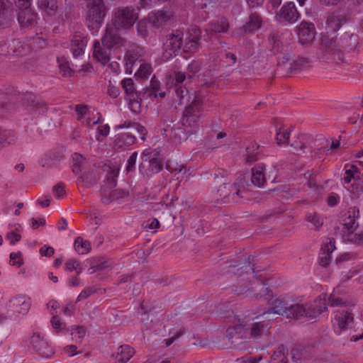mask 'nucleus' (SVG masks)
Here are the masks:
<instances>
[{"mask_svg": "<svg viewBox=\"0 0 363 363\" xmlns=\"http://www.w3.org/2000/svg\"><path fill=\"white\" fill-rule=\"evenodd\" d=\"M205 106V99L196 94L191 104L184 110L182 122L188 133L193 134L199 130Z\"/></svg>", "mask_w": 363, "mask_h": 363, "instance_id": "1", "label": "nucleus"}, {"mask_svg": "<svg viewBox=\"0 0 363 363\" xmlns=\"http://www.w3.org/2000/svg\"><path fill=\"white\" fill-rule=\"evenodd\" d=\"M265 177L263 172V167L258 164L252 169L250 183H249V176L246 174L240 175L234 183V189L236 195L244 197L243 193L251 190L252 186L258 187L262 186L265 182Z\"/></svg>", "mask_w": 363, "mask_h": 363, "instance_id": "2", "label": "nucleus"}, {"mask_svg": "<svg viewBox=\"0 0 363 363\" xmlns=\"http://www.w3.org/2000/svg\"><path fill=\"white\" fill-rule=\"evenodd\" d=\"M357 40V36L352 34L345 33L344 37L340 38V42H338L337 38L330 37L328 35H323L321 38V49H325V52L332 55V59L336 62L343 61V55L340 52V47H350L351 45L347 43V40Z\"/></svg>", "mask_w": 363, "mask_h": 363, "instance_id": "3", "label": "nucleus"}, {"mask_svg": "<svg viewBox=\"0 0 363 363\" xmlns=\"http://www.w3.org/2000/svg\"><path fill=\"white\" fill-rule=\"evenodd\" d=\"M86 25L91 30H97L103 24L106 15L104 0H87Z\"/></svg>", "mask_w": 363, "mask_h": 363, "instance_id": "4", "label": "nucleus"}, {"mask_svg": "<svg viewBox=\"0 0 363 363\" xmlns=\"http://www.w3.org/2000/svg\"><path fill=\"white\" fill-rule=\"evenodd\" d=\"M138 13L133 6H120L113 11L112 23L116 29L127 30L133 26Z\"/></svg>", "mask_w": 363, "mask_h": 363, "instance_id": "5", "label": "nucleus"}, {"mask_svg": "<svg viewBox=\"0 0 363 363\" xmlns=\"http://www.w3.org/2000/svg\"><path fill=\"white\" fill-rule=\"evenodd\" d=\"M186 78V74L182 72H176L173 76L167 77V85L168 86V92H172L175 94L179 104H182L183 101L189 99L188 96L189 90L183 85V82Z\"/></svg>", "mask_w": 363, "mask_h": 363, "instance_id": "6", "label": "nucleus"}, {"mask_svg": "<svg viewBox=\"0 0 363 363\" xmlns=\"http://www.w3.org/2000/svg\"><path fill=\"white\" fill-rule=\"evenodd\" d=\"M326 294L323 295V306L318 305L317 302L320 303L322 298L315 300V304H294L293 313H294V319H301L302 318H307L310 320L317 318L320 313L327 310V306L325 303Z\"/></svg>", "mask_w": 363, "mask_h": 363, "instance_id": "7", "label": "nucleus"}, {"mask_svg": "<svg viewBox=\"0 0 363 363\" xmlns=\"http://www.w3.org/2000/svg\"><path fill=\"white\" fill-rule=\"evenodd\" d=\"M28 347L33 352L44 358H51L54 354L52 348L38 332H33L28 340Z\"/></svg>", "mask_w": 363, "mask_h": 363, "instance_id": "8", "label": "nucleus"}, {"mask_svg": "<svg viewBox=\"0 0 363 363\" xmlns=\"http://www.w3.org/2000/svg\"><path fill=\"white\" fill-rule=\"evenodd\" d=\"M142 162L139 164V171L143 174L152 175L162 169V164L152 152L146 150L141 155Z\"/></svg>", "mask_w": 363, "mask_h": 363, "instance_id": "9", "label": "nucleus"}, {"mask_svg": "<svg viewBox=\"0 0 363 363\" xmlns=\"http://www.w3.org/2000/svg\"><path fill=\"white\" fill-rule=\"evenodd\" d=\"M31 306V301L26 295H17L11 298L6 304L7 313L9 317L26 314Z\"/></svg>", "mask_w": 363, "mask_h": 363, "instance_id": "10", "label": "nucleus"}, {"mask_svg": "<svg viewBox=\"0 0 363 363\" xmlns=\"http://www.w3.org/2000/svg\"><path fill=\"white\" fill-rule=\"evenodd\" d=\"M121 84L126 96L125 99L129 101L130 109L134 112H137L140 107L142 101L141 91L136 90L133 80L131 78L123 79Z\"/></svg>", "mask_w": 363, "mask_h": 363, "instance_id": "11", "label": "nucleus"}, {"mask_svg": "<svg viewBox=\"0 0 363 363\" xmlns=\"http://www.w3.org/2000/svg\"><path fill=\"white\" fill-rule=\"evenodd\" d=\"M300 16L294 3L288 2L276 13L275 20L278 23L286 26L296 23Z\"/></svg>", "mask_w": 363, "mask_h": 363, "instance_id": "12", "label": "nucleus"}, {"mask_svg": "<svg viewBox=\"0 0 363 363\" xmlns=\"http://www.w3.org/2000/svg\"><path fill=\"white\" fill-rule=\"evenodd\" d=\"M274 130L275 137L274 141L277 147L286 148L290 143L291 129L278 118H274Z\"/></svg>", "mask_w": 363, "mask_h": 363, "instance_id": "13", "label": "nucleus"}, {"mask_svg": "<svg viewBox=\"0 0 363 363\" xmlns=\"http://www.w3.org/2000/svg\"><path fill=\"white\" fill-rule=\"evenodd\" d=\"M247 331L242 325L230 327L226 330V337L228 341L237 349L243 350L245 348L243 344L247 342Z\"/></svg>", "mask_w": 363, "mask_h": 363, "instance_id": "14", "label": "nucleus"}, {"mask_svg": "<svg viewBox=\"0 0 363 363\" xmlns=\"http://www.w3.org/2000/svg\"><path fill=\"white\" fill-rule=\"evenodd\" d=\"M35 44H38V48H42L45 46L46 43L41 37L37 35L33 38L30 44L25 43L19 39L13 40L10 47L16 55H26L30 52L32 46L35 47Z\"/></svg>", "mask_w": 363, "mask_h": 363, "instance_id": "15", "label": "nucleus"}, {"mask_svg": "<svg viewBox=\"0 0 363 363\" xmlns=\"http://www.w3.org/2000/svg\"><path fill=\"white\" fill-rule=\"evenodd\" d=\"M23 103L27 110L34 116L45 113L47 111V104L33 93L25 94Z\"/></svg>", "mask_w": 363, "mask_h": 363, "instance_id": "16", "label": "nucleus"}, {"mask_svg": "<svg viewBox=\"0 0 363 363\" xmlns=\"http://www.w3.org/2000/svg\"><path fill=\"white\" fill-rule=\"evenodd\" d=\"M183 45V33L179 30L173 31L166 36L163 43L164 52L169 56L176 55Z\"/></svg>", "mask_w": 363, "mask_h": 363, "instance_id": "17", "label": "nucleus"}, {"mask_svg": "<svg viewBox=\"0 0 363 363\" xmlns=\"http://www.w3.org/2000/svg\"><path fill=\"white\" fill-rule=\"evenodd\" d=\"M298 42L303 45H310L315 39V29L312 23L302 21L296 27Z\"/></svg>", "mask_w": 363, "mask_h": 363, "instance_id": "18", "label": "nucleus"}, {"mask_svg": "<svg viewBox=\"0 0 363 363\" xmlns=\"http://www.w3.org/2000/svg\"><path fill=\"white\" fill-rule=\"evenodd\" d=\"M200 29L196 27L189 29L183 45L184 52L189 54L197 52L200 47Z\"/></svg>", "mask_w": 363, "mask_h": 363, "instance_id": "19", "label": "nucleus"}, {"mask_svg": "<svg viewBox=\"0 0 363 363\" xmlns=\"http://www.w3.org/2000/svg\"><path fill=\"white\" fill-rule=\"evenodd\" d=\"M359 216L358 208L350 207L347 211L342 216V234L352 230H357L359 224L356 222V218Z\"/></svg>", "mask_w": 363, "mask_h": 363, "instance_id": "20", "label": "nucleus"}, {"mask_svg": "<svg viewBox=\"0 0 363 363\" xmlns=\"http://www.w3.org/2000/svg\"><path fill=\"white\" fill-rule=\"evenodd\" d=\"M118 30L114 26L111 27L108 26L106 29V33L101 39V44L103 46L113 48V47H119L123 45V38L118 35Z\"/></svg>", "mask_w": 363, "mask_h": 363, "instance_id": "21", "label": "nucleus"}, {"mask_svg": "<svg viewBox=\"0 0 363 363\" xmlns=\"http://www.w3.org/2000/svg\"><path fill=\"white\" fill-rule=\"evenodd\" d=\"M38 15L30 8L19 10L18 21L24 29H32L37 24Z\"/></svg>", "mask_w": 363, "mask_h": 363, "instance_id": "22", "label": "nucleus"}, {"mask_svg": "<svg viewBox=\"0 0 363 363\" xmlns=\"http://www.w3.org/2000/svg\"><path fill=\"white\" fill-rule=\"evenodd\" d=\"M262 21V18L257 13H252L246 23L236 30L235 35L240 36L253 33L261 27Z\"/></svg>", "mask_w": 363, "mask_h": 363, "instance_id": "23", "label": "nucleus"}, {"mask_svg": "<svg viewBox=\"0 0 363 363\" xmlns=\"http://www.w3.org/2000/svg\"><path fill=\"white\" fill-rule=\"evenodd\" d=\"M136 143V137L130 133H121L115 136L113 147L116 150H125Z\"/></svg>", "mask_w": 363, "mask_h": 363, "instance_id": "24", "label": "nucleus"}, {"mask_svg": "<svg viewBox=\"0 0 363 363\" xmlns=\"http://www.w3.org/2000/svg\"><path fill=\"white\" fill-rule=\"evenodd\" d=\"M229 28V23L226 18L222 16L211 21L206 28L208 33L213 35L214 33H226Z\"/></svg>", "mask_w": 363, "mask_h": 363, "instance_id": "25", "label": "nucleus"}, {"mask_svg": "<svg viewBox=\"0 0 363 363\" xmlns=\"http://www.w3.org/2000/svg\"><path fill=\"white\" fill-rule=\"evenodd\" d=\"M286 54L282 52H275L274 51V57H275L276 63V72L280 75L288 74V67L290 63H289L291 56V51L286 52Z\"/></svg>", "mask_w": 363, "mask_h": 363, "instance_id": "26", "label": "nucleus"}, {"mask_svg": "<svg viewBox=\"0 0 363 363\" xmlns=\"http://www.w3.org/2000/svg\"><path fill=\"white\" fill-rule=\"evenodd\" d=\"M293 308L294 304L289 306L284 299L276 298L274 300V314L287 318H294Z\"/></svg>", "mask_w": 363, "mask_h": 363, "instance_id": "27", "label": "nucleus"}, {"mask_svg": "<svg viewBox=\"0 0 363 363\" xmlns=\"http://www.w3.org/2000/svg\"><path fill=\"white\" fill-rule=\"evenodd\" d=\"M111 49L106 46L101 45L99 41H95L94 44L93 56L103 65H106L110 60Z\"/></svg>", "mask_w": 363, "mask_h": 363, "instance_id": "28", "label": "nucleus"}, {"mask_svg": "<svg viewBox=\"0 0 363 363\" xmlns=\"http://www.w3.org/2000/svg\"><path fill=\"white\" fill-rule=\"evenodd\" d=\"M87 40L82 35L76 33L71 41V52L74 57H78L84 54Z\"/></svg>", "mask_w": 363, "mask_h": 363, "instance_id": "29", "label": "nucleus"}, {"mask_svg": "<svg viewBox=\"0 0 363 363\" xmlns=\"http://www.w3.org/2000/svg\"><path fill=\"white\" fill-rule=\"evenodd\" d=\"M272 327L270 320L259 321L252 324L250 328V336L252 338H257L268 335Z\"/></svg>", "mask_w": 363, "mask_h": 363, "instance_id": "30", "label": "nucleus"}, {"mask_svg": "<svg viewBox=\"0 0 363 363\" xmlns=\"http://www.w3.org/2000/svg\"><path fill=\"white\" fill-rule=\"evenodd\" d=\"M172 16L171 11L161 10L149 13L148 21L155 27L159 28L166 23Z\"/></svg>", "mask_w": 363, "mask_h": 363, "instance_id": "31", "label": "nucleus"}, {"mask_svg": "<svg viewBox=\"0 0 363 363\" xmlns=\"http://www.w3.org/2000/svg\"><path fill=\"white\" fill-rule=\"evenodd\" d=\"M345 21L344 12L341 10H336L328 16L326 23L329 28L333 31H336Z\"/></svg>", "mask_w": 363, "mask_h": 363, "instance_id": "32", "label": "nucleus"}, {"mask_svg": "<svg viewBox=\"0 0 363 363\" xmlns=\"http://www.w3.org/2000/svg\"><path fill=\"white\" fill-rule=\"evenodd\" d=\"M335 241L334 238H330L329 242L325 244L322 248V252L319 257V264L323 267H327L331 259L330 254L335 249Z\"/></svg>", "mask_w": 363, "mask_h": 363, "instance_id": "33", "label": "nucleus"}, {"mask_svg": "<svg viewBox=\"0 0 363 363\" xmlns=\"http://www.w3.org/2000/svg\"><path fill=\"white\" fill-rule=\"evenodd\" d=\"M335 320L340 330H345L350 327L354 322V317L352 313L347 311H338L335 315Z\"/></svg>", "mask_w": 363, "mask_h": 363, "instance_id": "34", "label": "nucleus"}, {"mask_svg": "<svg viewBox=\"0 0 363 363\" xmlns=\"http://www.w3.org/2000/svg\"><path fill=\"white\" fill-rule=\"evenodd\" d=\"M257 279L260 281L259 286H262L257 296L260 298L264 297L265 299L270 301L272 298L271 279H265L262 274L259 275Z\"/></svg>", "mask_w": 363, "mask_h": 363, "instance_id": "35", "label": "nucleus"}, {"mask_svg": "<svg viewBox=\"0 0 363 363\" xmlns=\"http://www.w3.org/2000/svg\"><path fill=\"white\" fill-rule=\"evenodd\" d=\"M134 354L135 350L132 347L128 345H123L118 348L116 358L121 363H125Z\"/></svg>", "mask_w": 363, "mask_h": 363, "instance_id": "36", "label": "nucleus"}, {"mask_svg": "<svg viewBox=\"0 0 363 363\" xmlns=\"http://www.w3.org/2000/svg\"><path fill=\"white\" fill-rule=\"evenodd\" d=\"M38 7L48 16H54L57 10V0H39Z\"/></svg>", "mask_w": 363, "mask_h": 363, "instance_id": "37", "label": "nucleus"}, {"mask_svg": "<svg viewBox=\"0 0 363 363\" xmlns=\"http://www.w3.org/2000/svg\"><path fill=\"white\" fill-rule=\"evenodd\" d=\"M274 51L275 52H282L284 53L285 52L291 51V48L289 46V43L286 39H285L283 36V34L276 36L274 35ZM286 52H285V55Z\"/></svg>", "mask_w": 363, "mask_h": 363, "instance_id": "38", "label": "nucleus"}, {"mask_svg": "<svg viewBox=\"0 0 363 363\" xmlns=\"http://www.w3.org/2000/svg\"><path fill=\"white\" fill-rule=\"evenodd\" d=\"M258 149L259 145L256 143H252L246 147L245 154L243 155L246 164H250L258 160Z\"/></svg>", "mask_w": 363, "mask_h": 363, "instance_id": "39", "label": "nucleus"}, {"mask_svg": "<svg viewBox=\"0 0 363 363\" xmlns=\"http://www.w3.org/2000/svg\"><path fill=\"white\" fill-rule=\"evenodd\" d=\"M72 172L78 175L82 172L86 164V159L82 155L75 152L72 156Z\"/></svg>", "mask_w": 363, "mask_h": 363, "instance_id": "40", "label": "nucleus"}, {"mask_svg": "<svg viewBox=\"0 0 363 363\" xmlns=\"http://www.w3.org/2000/svg\"><path fill=\"white\" fill-rule=\"evenodd\" d=\"M9 229L10 231L6 234V238L9 240L11 245H14L21 238L20 233L22 230V228L20 224L16 223L9 225Z\"/></svg>", "mask_w": 363, "mask_h": 363, "instance_id": "41", "label": "nucleus"}, {"mask_svg": "<svg viewBox=\"0 0 363 363\" xmlns=\"http://www.w3.org/2000/svg\"><path fill=\"white\" fill-rule=\"evenodd\" d=\"M342 238L345 241H348L355 245L363 243V230H352L349 233H344Z\"/></svg>", "mask_w": 363, "mask_h": 363, "instance_id": "42", "label": "nucleus"}, {"mask_svg": "<svg viewBox=\"0 0 363 363\" xmlns=\"http://www.w3.org/2000/svg\"><path fill=\"white\" fill-rule=\"evenodd\" d=\"M345 174L343 177L344 182L349 184L352 179H359V169L354 164H346L345 165Z\"/></svg>", "mask_w": 363, "mask_h": 363, "instance_id": "43", "label": "nucleus"}, {"mask_svg": "<svg viewBox=\"0 0 363 363\" xmlns=\"http://www.w3.org/2000/svg\"><path fill=\"white\" fill-rule=\"evenodd\" d=\"M309 63L310 60L308 58L299 57L293 61L292 63H290L289 67H288V74L300 72Z\"/></svg>", "mask_w": 363, "mask_h": 363, "instance_id": "44", "label": "nucleus"}, {"mask_svg": "<svg viewBox=\"0 0 363 363\" xmlns=\"http://www.w3.org/2000/svg\"><path fill=\"white\" fill-rule=\"evenodd\" d=\"M74 249L79 255H85L90 252L91 242L84 240L82 237H77L74 240Z\"/></svg>", "mask_w": 363, "mask_h": 363, "instance_id": "45", "label": "nucleus"}, {"mask_svg": "<svg viewBox=\"0 0 363 363\" xmlns=\"http://www.w3.org/2000/svg\"><path fill=\"white\" fill-rule=\"evenodd\" d=\"M289 350L284 345H280L274 351V363H288Z\"/></svg>", "mask_w": 363, "mask_h": 363, "instance_id": "46", "label": "nucleus"}, {"mask_svg": "<svg viewBox=\"0 0 363 363\" xmlns=\"http://www.w3.org/2000/svg\"><path fill=\"white\" fill-rule=\"evenodd\" d=\"M131 125L135 129L136 132L139 134L140 139L143 141H145L146 139L145 136L147 134V130L143 125H142L141 124H140L138 123H130V122L125 121L123 124L118 125L116 128H129Z\"/></svg>", "mask_w": 363, "mask_h": 363, "instance_id": "47", "label": "nucleus"}, {"mask_svg": "<svg viewBox=\"0 0 363 363\" xmlns=\"http://www.w3.org/2000/svg\"><path fill=\"white\" fill-rule=\"evenodd\" d=\"M15 135L10 130H0V148L14 142Z\"/></svg>", "mask_w": 363, "mask_h": 363, "instance_id": "48", "label": "nucleus"}, {"mask_svg": "<svg viewBox=\"0 0 363 363\" xmlns=\"http://www.w3.org/2000/svg\"><path fill=\"white\" fill-rule=\"evenodd\" d=\"M128 191L115 189L110 192L109 196H106L103 195L101 197V201L104 203H107L109 202H112L114 200L123 198L128 195Z\"/></svg>", "mask_w": 363, "mask_h": 363, "instance_id": "49", "label": "nucleus"}, {"mask_svg": "<svg viewBox=\"0 0 363 363\" xmlns=\"http://www.w3.org/2000/svg\"><path fill=\"white\" fill-rule=\"evenodd\" d=\"M306 220L313 224L315 230H318L323 224V218L317 213H308Z\"/></svg>", "mask_w": 363, "mask_h": 363, "instance_id": "50", "label": "nucleus"}, {"mask_svg": "<svg viewBox=\"0 0 363 363\" xmlns=\"http://www.w3.org/2000/svg\"><path fill=\"white\" fill-rule=\"evenodd\" d=\"M10 98L6 94H0V117H5L11 107Z\"/></svg>", "mask_w": 363, "mask_h": 363, "instance_id": "51", "label": "nucleus"}, {"mask_svg": "<svg viewBox=\"0 0 363 363\" xmlns=\"http://www.w3.org/2000/svg\"><path fill=\"white\" fill-rule=\"evenodd\" d=\"M139 66L135 75H138L140 78H147L152 73V66L149 63L141 62L138 65Z\"/></svg>", "mask_w": 363, "mask_h": 363, "instance_id": "52", "label": "nucleus"}, {"mask_svg": "<svg viewBox=\"0 0 363 363\" xmlns=\"http://www.w3.org/2000/svg\"><path fill=\"white\" fill-rule=\"evenodd\" d=\"M305 347L302 345H298L294 347L291 350V357L296 363H298V361L301 360L305 354Z\"/></svg>", "mask_w": 363, "mask_h": 363, "instance_id": "53", "label": "nucleus"}, {"mask_svg": "<svg viewBox=\"0 0 363 363\" xmlns=\"http://www.w3.org/2000/svg\"><path fill=\"white\" fill-rule=\"evenodd\" d=\"M72 339H75L76 342H81L86 334V329L83 326H76L72 332Z\"/></svg>", "mask_w": 363, "mask_h": 363, "instance_id": "54", "label": "nucleus"}, {"mask_svg": "<svg viewBox=\"0 0 363 363\" xmlns=\"http://www.w3.org/2000/svg\"><path fill=\"white\" fill-rule=\"evenodd\" d=\"M109 130L110 127L108 124L99 125L96 135V140L99 141L103 140V139L108 135Z\"/></svg>", "mask_w": 363, "mask_h": 363, "instance_id": "55", "label": "nucleus"}, {"mask_svg": "<svg viewBox=\"0 0 363 363\" xmlns=\"http://www.w3.org/2000/svg\"><path fill=\"white\" fill-rule=\"evenodd\" d=\"M125 60L127 69H128L129 68L131 69L133 67H138V65L140 62V60H138L136 56L131 53H128L125 56Z\"/></svg>", "mask_w": 363, "mask_h": 363, "instance_id": "56", "label": "nucleus"}, {"mask_svg": "<svg viewBox=\"0 0 363 363\" xmlns=\"http://www.w3.org/2000/svg\"><path fill=\"white\" fill-rule=\"evenodd\" d=\"M303 137L301 134L298 135L297 137L298 140H294L291 143H289L290 146L297 152H303L305 148L306 147V144L301 139Z\"/></svg>", "mask_w": 363, "mask_h": 363, "instance_id": "57", "label": "nucleus"}, {"mask_svg": "<svg viewBox=\"0 0 363 363\" xmlns=\"http://www.w3.org/2000/svg\"><path fill=\"white\" fill-rule=\"evenodd\" d=\"M75 111L78 116L77 119L81 123H84V118H85V116L89 113L87 106L81 104L77 105L75 107Z\"/></svg>", "mask_w": 363, "mask_h": 363, "instance_id": "58", "label": "nucleus"}, {"mask_svg": "<svg viewBox=\"0 0 363 363\" xmlns=\"http://www.w3.org/2000/svg\"><path fill=\"white\" fill-rule=\"evenodd\" d=\"M96 289L94 286H88L86 287L81 293L79 294L77 301H80L82 300L86 299L89 298L90 296L96 293Z\"/></svg>", "mask_w": 363, "mask_h": 363, "instance_id": "59", "label": "nucleus"}, {"mask_svg": "<svg viewBox=\"0 0 363 363\" xmlns=\"http://www.w3.org/2000/svg\"><path fill=\"white\" fill-rule=\"evenodd\" d=\"M200 64L199 62L193 61L191 62L187 67V76L189 79H191L194 76V74L199 72L200 70Z\"/></svg>", "mask_w": 363, "mask_h": 363, "instance_id": "60", "label": "nucleus"}, {"mask_svg": "<svg viewBox=\"0 0 363 363\" xmlns=\"http://www.w3.org/2000/svg\"><path fill=\"white\" fill-rule=\"evenodd\" d=\"M51 324L52 328L58 333L65 328V323L62 322L60 317L53 315L51 318Z\"/></svg>", "mask_w": 363, "mask_h": 363, "instance_id": "61", "label": "nucleus"}, {"mask_svg": "<svg viewBox=\"0 0 363 363\" xmlns=\"http://www.w3.org/2000/svg\"><path fill=\"white\" fill-rule=\"evenodd\" d=\"M328 300V304L332 307L346 306V301L339 297H336L333 294L330 295Z\"/></svg>", "mask_w": 363, "mask_h": 363, "instance_id": "62", "label": "nucleus"}, {"mask_svg": "<svg viewBox=\"0 0 363 363\" xmlns=\"http://www.w3.org/2000/svg\"><path fill=\"white\" fill-rule=\"evenodd\" d=\"M138 157V152H134L131 154L127 161L126 171L128 172H133L135 168V163Z\"/></svg>", "mask_w": 363, "mask_h": 363, "instance_id": "63", "label": "nucleus"}, {"mask_svg": "<svg viewBox=\"0 0 363 363\" xmlns=\"http://www.w3.org/2000/svg\"><path fill=\"white\" fill-rule=\"evenodd\" d=\"M107 94L112 99H116L120 95L121 90L118 86H115L111 83V81H109L107 89Z\"/></svg>", "mask_w": 363, "mask_h": 363, "instance_id": "64", "label": "nucleus"}]
</instances>
